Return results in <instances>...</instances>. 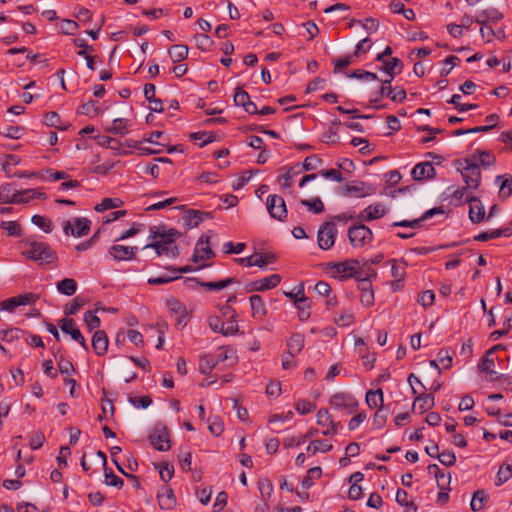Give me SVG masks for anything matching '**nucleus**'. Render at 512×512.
Wrapping results in <instances>:
<instances>
[{"mask_svg": "<svg viewBox=\"0 0 512 512\" xmlns=\"http://www.w3.org/2000/svg\"><path fill=\"white\" fill-rule=\"evenodd\" d=\"M333 449V445L324 440H313L307 447V451L326 453Z\"/></svg>", "mask_w": 512, "mask_h": 512, "instance_id": "603ef678", "label": "nucleus"}, {"mask_svg": "<svg viewBox=\"0 0 512 512\" xmlns=\"http://www.w3.org/2000/svg\"><path fill=\"white\" fill-rule=\"evenodd\" d=\"M502 180L499 189V197L501 199H507L512 195V176L510 174L499 175L496 177V181Z\"/></svg>", "mask_w": 512, "mask_h": 512, "instance_id": "58836bf2", "label": "nucleus"}, {"mask_svg": "<svg viewBox=\"0 0 512 512\" xmlns=\"http://www.w3.org/2000/svg\"><path fill=\"white\" fill-rule=\"evenodd\" d=\"M209 327L216 333L224 336H233L239 332L237 320H230L224 323L219 316H211L209 318Z\"/></svg>", "mask_w": 512, "mask_h": 512, "instance_id": "9d476101", "label": "nucleus"}, {"mask_svg": "<svg viewBox=\"0 0 512 512\" xmlns=\"http://www.w3.org/2000/svg\"><path fill=\"white\" fill-rule=\"evenodd\" d=\"M185 283L190 286V284L192 282H195L197 285L201 286V287H204L206 288L207 290H221V289H224L226 287H228L229 285L231 284H236V283H239L238 279L237 278H234V277H229V278H226V279H223V280H219V281H216V282H204V281H201L195 277H187L185 278Z\"/></svg>", "mask_w": 512, "mask_h": 512, "instance_id": "6ab92c4d", "label": "nucleus"}, {"mask_svg": "<svg viewBox=\"0 0 512 512\" xmlns=\"http://www.w3.org/2000/svg\"><path fill=\"white\" fill-rule=\"evenodd\" d=\"M196 44L199 49L202 51H209L212 49L214 44L213 40L210 36L206 34H196L195 35Z\"/></svg>", "mask_w": 512, "mask_h": 512, "instance_id": "680f3d73", "label": "nucleus"}, {"mask_svg": "<svg viewBox=\"0 0 512 512\" xmlns=\"http://www.w3.org/2000/svg\"><path fill=\"white\" fill-rule=\"evenodd\" d=\"M84 322L86 323L87 328L89 329L90 332L100 326V319L92 310H88L85 312Z\"/></svg>", "mask_w": 512, "mask_h": 512, "instance_id": "052dcab7", "label": "nucleus"}, {"mask_svg": "<svg viewBox=\"0 0 512 512\" xmlns=\"http://www.w3.org/2000/svg\"><path fill=\"white\" fill-rule=\"evenodd\" d=\"M456 164L466 184L465 186L470 190L477 189L481 183V171L475 155L471 158L459 159L456 161Z\"/></svg>", "mask_w": 512, "mask_h": 512, "instance_id": "f257e3e1", "label": "nucleus"}, {"mask_svg": "<svg viewBox=\"0 0 512 512\" xmlns=\"http://www.w3.org/2000/svg\"><path fill=\"white\" fill-rule=\"evenodd\" d=\"M316 422L318 425L322 427H326V429L322 430L321 433L324 436L335 435L338 433V430L342 428L340 422H335L329 411L327 409L321 408L318 410L316 414Z\"/></svg>", "mask_w": 512, "mask_h": 512, "instance_id": "ddd939ff", "label": "nucleus"}, {"mask_svg": "<svg viewBox=\"0 0 512 512\" xmlns=\"http://www.w3.org/2000/svg\"><path fill=\"white\" fill-rule=\"evenodd\" d=\"M469 203V218L473 223H480L485 218V209L481 201L475 197H466Z\"/></svg>", "mask_w": 512, "mask_h": 512, "instance_id": "5701e85b", "label": "nucleus"}, {"mask_svg": "<svg viewBox=\"0 0 512 512\" xmlns=\"http://www.w3.org/2000/svg\"><path fill=\"white\" fill-rule=\"evenodd\" d=\"M480 34L487 42H491L493 38L504 40L506 35L503 29L494 30L490 26H484L480 29Z\"/></svg>", "mask_w": 512, "mask_h": 512, "instance_id": "c03bdc74", "label": "nucleus"}, {"mask_svg": "<svg viewBox=\"0 0 512 512\" xmlns=\"http://www.w3.org/2000/svg\"><path fill=\"white\" fill-rule=\"evenodd\" d=\"M23 255L31 260L46 264H51L57 260L56 253L51 247L47 243L40 241L28 242Z\"/></svg>", "mask_w": 512, "mask_h": 512, "instance_id": "f03ea898", "label": "nucleus"}, {"mask_svg": "<svg viewBox=\"0 0 512 512\" xmlns=\"http://www.w3.org/2000/svg\"><path fill=\"white\" fill-rule=\"evenodd\" d=\"M0 202L5 204L27 203L28 199L22 197V193L16 190L11 183L0 186Z\"/></svg>", "mask_w": 512, "mask_h": 512, "instance_id": "dca6fc26", "label": "nucleus"}, {"mask_svg": "<svg viewBox=\"0 0 512 512\" xmlns=\"http://www.w3.org/2000/svg\"><path fill=\"white\" fill-rule=\"evenodd\" d=\"M348 78H356L364 81H375L378 80L377 74L362 69L355 70L351 73H347Z\"/></svg>", "mask_w": 512, "mask_h": 512, "instance_id": "13d9d810", "label": "nucleus"}, {"mask_svg": "<svg viewBox=\"0 0 512 512\" xmlns=\"http://www.w3.org/2000/svg\"><path fill=\"white\" fill-rule=\"evenodd\" d=\"M510 478H512V466L510 464L500 466L496 478L495 485L501 486L505 482H507Z\"/></svg>", "mask_w": 512, "mask_h": 512, "instance_id": "3c124183", "label": "nucleus"}, {"mask_svg": "<svg viewBox=\"0 0 512 512\" xmlns=\"http://www.w3.org/2000/svg\"><path fill=\"white\" fill-rule=\"evenodd\" d=\"M105 483L108 486H113L116 488H122L124 485V481L114 474L112 470L105 468Z\"/></svg>", "mask_w": 512, "mask_h": 512, "instance_id": "0e129e2a", "label": "nucleus"}, {"mask_svg": "<svg viewBox=\"0 0 512 512\" xmlns=\"http://www.w3.org/2000/svg\"><path fill=\"white\" fill-rule=\"evenodd\" d=\"M487 500V496L484 490H477L472 497L470 507L474 512L480 511L483 509L485 502Z\"/></svg>", "mask_w": 512, "mask_h": 512, "instance_id": "de8ad7c7", "label": "nucleus"}, {"mask_svg": "<svg viewBox=\"0 0 512 512\" xmlns=\"http://www.w3.org/2000/svg\"><path fill=\"white\" fill-rule=\"evenodd\" d=\"M364 479V474L362 472H355L349 477V482L351 486L348 490V497L351 500H358L362 496V487L358 485Z\"/></svg>", "mask_w": 512, "mask_h": 512, "instance_id": "7c9ffc66", "label": "nucleus"}, {"mask_svg": "<svg viewBox=\"0 0 512 512\" xmlns=\"http://www.w3.org/2000/svg\"><path fill=\"white\" fill-rule=\"evenodd\" d=\"M210 237L202 235L196 243L192 261L197 263L203 260H209L215 256L214 251L209 246Z\"/></svg>", "mask_w": 512, "mask_h": 512, "instance_id": "2eb2a0df", "label": "nucleus"}, {"mask_svg": "<svg viewBox=\"0 0 512 512\" xmlns=\"http://www.w3.org/2000/svg\"><path fill=\"white\" fill-rule=\"evenodd\" d=\"M375 270L368 268L363 278L359 279L358 288L361 290L360 302L363 306L370 307L374 304V291L370 281L371 277H376Z\"/></svg>", "mask_w": 512, "mask_h": 512, "instance_id": "6e6552de", "label": "nucleus"}, {"mask_svg": "<svg viewBox=\"0 0 512 512\" xmlns=\"http://www.w3.org/2000/svg\"><path fill=\"white\" fill-rule=\"evenodd\" d=\"M168 54L174 63L181 62L188 56V47L180 44L173 45L169 48Z\"/></svg>", "mask_w": 512, "mask_h": 512, "instance_id": "a19ab883", "label": "nucleus"}, {"mask_svg": "<svg viewBox=\"0 0 512 512\" xmlns=\"http://www.w3.org/2000/svg\"><path fill=\"white\" fill-rule=\"evenodd\" d=\"M211 218L210 212H204L199 210H189L184 216L185 226L188 228H195L205 219Z\"/></svg>", "mask_w": 512, "mask_h": 512, "instance_id": "cd10ccee", "label": "nucleus"}, {"mask_svg": "<svg viewBox=\"0 0 512 512\" xmlns=\"http://www.w3.org/2000/svg\"><path fill=\"white\" fill-rule=\"evenodd\" d=\"M365 401L369 408H383L384 394L382 389L367 391Z\"/></svg>", "mask_w": 512, "mask_h": 512, "instance_id": "f704fd0d", "label": "nucleus"}, {"mask_svg": "<svg viewBox=\"0 0 512 512\" xmlns=\"http://www.w3.org/2000/svg\"><path fill=\"white\" fill-rule=\"evenodd\" d=\"M58 325L64 333L69 334L73 340L78 342L83 347V349L85 351L89 350L88 344H87L84 336L80 332V330L77 328L76 322L74 319L63 318L58 321Z\"/></svg>", "mask_w": 512, "mask_h": 512, "instance_id": "4468645a", "label": "nucleus"}, {"mask_svg": "<svg viewBox=\"0 0 512 512\" xmlns=\"http://www.w3.org/2000/svg\"><path fill=\"white\" fill-rule=\"evenodd\" d=\"M492 350L486 351L485 355L481 358L480 362L478 363V369L481 372H485L491 376V380H496L499 377H493L496 375V372L494 371V360L491 358Z\"/></svg>", "mask_w": 512, "mask_h": 512, "instance_id": "c9c22d12", "label": "nucleus"}, {"mask_svg": "<svg viewBox=\"0 0 512 512\" xmlns=\"http://www.w3.org/2000/svg\"><path fill=\"white\" fill-rule=\"evenodd\" d=\"M333 272L340 278H363L366 272L361 267V262L357 259H349L343 262L335 263L332 266Z\"/></svg>", "mask_w": 512, "mask_h": 512, "instance_id": "20e7f679", "label": "nucleus"}, {"mask_svg": "<svg viewBox=\"0 0 512 512\" xmlns=\"http://www.w3.org/2000/svg\"><path fill=\"white\" fill-rule=\"evenodd\" d=\"M217 364L211 355H204L200 358L199 369L202 374H210Z\"/></svg>", "mask_w": 512, "mask_h": 512, "instance_id": "6e6d98bb", "label": "nucleus"}, {"mask_svg": "<svg viewBox=\"0 0 512 512\" xmlns=\"http://www.w3.org/2000/svg\"><path fill=\"white\" fill-rule=\"evenodd\" d=\"M337 229L334 221H327L322 224L317 233L318 246L323 250H329L334 246L337 236Z\"/></svg>", "mask_w": 512, "mask_h": 512, "instance_id": "0eeeda50", "label": "nucleus"}, {"mask_svg": "<svg viewBox=\"0 0 512 512\" xmlns=\"http://www.w3.org/2000/svg\"><path fill=\"white\" fill-rule=\"evenodd\" d=\"M393 79H386L382 81V86L380 89V95L382 97H388L394 102H403L406 99V91L402 87H391V82Z\"/></svg>", "mask_w": 512, "mask_h": 512, "instance_id": "aec40b11", "label": "nucleus"}, {"mask_svg": "<svg viewBox=\"0 0 512 512\" xmlns=\"http://www.w3.org/2000/svg\"><path fill=\"white\" fill-rule=\"evenodd\" d=\"M435 401H434V395L433 393L429 394H419L415 399L413 403V409H418L420 414H423L427 410L434 407Z\"/></svg>", "mask_w": 512, "mask_h": 512, "instance_id": "72a5a7b5", "label": "nucleus"}, {"mask_svg": "<svg viewBox=\"0 0 512 512\" xmlns=\"http://www.w3.org/2000/svg\"><path fill=\"white\" fill-rule=\"evenodd\" d=\"M386 214V210L383 204L376 203L366 207L358 216L360 222L372 221L383 217Z\"/></svg>", "mask_w": 512, "mask_h": 512, "instance_id": "b1692460", "label": "nucleus"}, {"mask_svg": "<svg viewBox=\"0 0 512 512\" xmlns=\"http://www.w3.org/2000/svg\"><path fill=\"white\" fill-rule=\"evenodd\" d=\"M347 235L354 248H362L373 240V232L364 224L350 226Z\"/></svg>", "mask_w": 512, "mask_h": 512, "instance_id": "39448f33", "label": "nucleus"}, {"mask_svg": "<svg viewBox=\"0 0 512 512\" xmlns=\"http://www.w3.org/2000/svg\"><path fill=\"white\" fill-rule=\"evenodd\" d=\"M136 246L112 245L108 253L115 261L133 260L136 258Z\"/></svg>", "mask_w": 512, "mask_h": 512, "instance_id": "a211bd4d", "label": "nucleus"}, {"mask_svg": "<svg viewBox=\"0 0 512 512\" xmlns=\"http://www.w3.org/2000/svg\"><path fill=\"white\" fill-rule=\"evenodd\" d=\"M322 475L321 467H313L310 468L307 472V476L304 477L301 481V485L303 488L308 489L314 484V480L320 478Z\"/></svg>", "mask_w": 512, "mask_h": 512, "instance_id": "09e8293b", "label": "nucleus"}, {"mask_svg": "<svg viewBox=\"0 0 512 512\" xmlns=\"http://www.w3.org/2000/svg\"><path fill=\"white\" fill-rule=\"evenodd\" d=\"M300 204L307 207L309 211L315 214H320L324 211V204L319 197H316L312 200L302 199Z\"/></svg>", "mask_w": 512, "mask_h": 512, "instance_id": "864d4df0", "label": "nucleus"}, {"mask_svg": "<svg viewBox=\"0 0 512 512\" xmlns=\"http://www.w3.org/2000/svg\"><path fill=\"white\" fill-rule=\"evenodd\" d=\"M252 317L256 320L262 321L267 315V308L262 297L258 294H254L249 298Z\"/></svg>", "mask_w": 512, "mask_h": 512, "instance_id": "bb28decb", "label": "nucleus"}, {"mask_svg": "<svg viewBox=\"0 0 512 512\" xmlns=\"http://www.w3.org/2000/svg\"><path fill=\"white\" fill-rule=\"evenodd\" d=\"M299 173H301V169L299 165H296L294 167L289 168L284 175L279 177L278 181L282 185V187L289 188L291 187L292 179Z\"/></svg>", "mask_w": 512, "mask_h": 512, "instance_id": "5fc2aeb1", "label": "nucleus"}, {"mask_svg": "<svg viewBox=\"0 0 512 512\" xmlns=\"http://www.w3.org/2000/svg\"><path fill=\"white\" fill-rule=\"evenodd\" d=\"M380 69L389 76V79H394L397 74L401 73L403 62L399 58L392 57L383 61Z\"/></svg>", "mask_w": 512, "mask_h": 512, "instance_id": "c756f323", "label": "nucleus"}, {"mask_svg": "<svg viewBox=\"0 0 512 512\" xmlns=\"http://www.w3.org/2000/svg\"><path fill=\"white\" fill-rule=\"evenodd\" d=\"M123 205V201L120 198H104L102 201L95 206V211L104 212L109 209H114L121 207Z\"/></svg>", "mask_w": 512, "mask_h": 512, "instance_id": "a18cd8bd", "label": "nucleus"}, {"mask_svg": "<svg viewBox=\"0 0 512 512\" xmlns=\"http://www.w3.org/2000/svg\"><path fill=\"white\" fill-rule=\"evenodd\" d=\"M109 340L105 331L97 330L92 337V347L98 356H103L108 350Z\"/></svg>", "mask_w": 512, "mask_h": 512, "instance_id": "a878e982", "label": "nucleus"}, {"mask_svg": "<svg viewBox=\"0 0 512 512\" xmlns=\"http://www.w3.org/2000/svg\"><path fill=\"white\" fill-rule=\"evenodd\" d=\"M235 261L238 264L246 267L258 266L260 268L266 266L269 262L267 257H263L260 254H253L249 257L244 258H236Z\"/></svg>", "mask_w": 512, "mask_h": 512, "instance_id": "e433bc0d", "label": "nucleus"}, {"mask_svg": "<svg viewBox=\"0 0 512 512\" xmlns=\"http://www.w3.org/2000/svg\"><path fill=\"white\" fill-rule=\"evenodd\" d=\"M512 235L511 227H504L501 229H493L485 232H481L478 235L474 236L475 241L485 242L491 239H496L500 237H510Z\"/></svg>", "mask_w": 512, "mask_h": 512, "instance_id": "c85d7f7f", "label": "nucleus"}, {"mask_svg": "<svg viewBox=\"0 0 512 512\" xmlns=\"http://www.w3.org/2000/svg\"><path fill=\"white\" fill-rule=\"evenodd\" d=\"M57 290L63 295L72 296L77 291V282L72 278H64L57 282Z\"/></svg>", "mask_w": 512, "mask_h": 512, "instance_id": "ea45409f", "label": "nucleus"}, {"mask_svg": "<svg viewBox=\"0 0 512 512\" xmlns=\"http://www.w3.org/2000/svg\"><path fill=\"white\" fill-rule=\"evenodd\" d=\"M270 216L278 221H284L287 217V209L284 199L276 194L269 195L266 201Z\"/></svg>", "mask_w": 512, "mask_h": 512, "instance_id": "9b49d317", "label": "nucleus"}, {"mask_svg": "<svg viewBox=\"0 0 512 512\" xmlns=\"http://www.w3.org/2000/svg\"><path fill=\"white\" fill-rule=\"evenodd\" d=\"M295 306L299 311L298 316L301 321H305L310 317V301L304 293H301L299 299H295Z\"/></svg>", "mask_w": 512, "mask_h": 512, "instance_id": "4c0bfd02", "label": "nucleus"}, {"mask_svg": "<svg viewBox=\"0 0 512 512\" xmlns=\"http://www.w3.org/2000/svg\"><path fill=\"white\" fill-rule=\"evenodd\" d=\"M295 409L299 414L306 415L314 411L316 409V405L309 400L300 399L296 402Z\"/></svg>", "mask_w": 512, "mask_h": 512, "instance_id": "bf43d9fd", "label": "nucleus"}, {"mask_svg": "<svg viewBox=\"0 0 512 512\" xmlns=\"http://www.w3.org/2000/svg\"><path fill=\"white\" fill-rule=\"evenodd\" d=\"M322 163V159L317 155H311L304 159L302 169L305 171H312L317 169Z\"/></svg>", "mask_w": 512, "mask_h": 512, "instance_id": "69168bd1", "label": "nucleus"}, {"mask_svg": "<svg viewBox=\"0 0 512 512\" xmlns=\"http://www.w3.org/2000/svg\"><path fill=\"white\" fill-rule=\"evenodd\" d=\"M329 405L335 410L346 411L348 414H353L357 412L359 402L350 393L337 392L330 396Z\"/></svg>", "mask_w": 512, "mask_h": 512, "instance_id": "7ed1b4c3", "label": "nucleus"}, {"mask_svg": "<svg viewBox=\"0 0 512 512\" xmlns=\"http://www.w3.org/2000/svg\"><path fill=\"white\" fill-rule=\"evenodd\" d=\"M391 265V275L394 279L404 280L406 275L407 263L404 260L392 259L389 261Z\"/></svg>", "mask_w": 512, "mask_h": 512, "instance_id": "79ce46f5", "label": "nucleus"}, {"mask_svg": "<svg viewBox=\"0 0 512 512\" xmlns=\"http://www.w3.org/2000/svg\"><path fill=\"white\" fill-rule=\"evenodd\" d=\"M215 360L217 363L227 362L229 366H233L238 361L236 350L231 347H219L215 355Z\"/></svg>", "mask_w": 512, "mask_h": 512, "instance_id": "2f4dec72", "label": "nucleus"}, {"mask_svg": "<svg viewBox=\"0 0 512 512\" xmlns=\"http://www.w3.org/2000/svg\"><path fill=\"white\" fill-rule=\"evenodd\" d=\"M152 248L156 251L157 255H165L175 258L178 256L179 251L175 243L163 242V241H152L144 246V249Z\"/></svg>", "mask_w": 512, "mask_h": 512, "instance_id": "4be33fe9", "label": "nucleus"}, {"mask_svg": "<svg viewBox=\"0 0 512 512\" xmlns=\"http://www.w3.org/2000/svg\"><path fill=\"white\" fill-rule=\"evenodd\" d=\"M32 223L35 224L37 227H39L46 233H50L53 229L52 221L45 216L34 215L32 217Z\"/></svg>", "mask_w": 512, "mask_h": 512, "instance_id": "4d7b16f0", "label": "nucleus"}, {"mask_svg": "<svg viewBox=\"0 0 512 512\" xmlns=\"http://www.w3.org/2000/svg\"><path fill=\"white\" fill-rule=\"evenodd\" d=\"M354 322V315L350 311H344L335 317L334 323L340 327H348Z\"/></svg>", "mask_w": 512, "mask_h": 512, "instance_id": "338daca9", "label": "nucleus"}, {"mask_svg": "<svg viewBox=\"0 0 512 512\" xmlns=\"http://www.w3.org/2000/svg\"><path fill=\"white\" fill-rule=\"evenodd\" d=\"M127 123H128L127 119L116 118L113 120L111 126L106 128V131L111 134L124 136L128 133Z\"/></svg>", "mask_w": 512, "mask_h": 512, "instance_id": "37998d69", "label": "nucleus"}, {"mask_svg": "<svg viewBox=\"0 0 512 512\" xmlns=\"http://www.w3.org/2000/svg\"><path fill=\"white\" fill-rule=\"evenodd\" d=\"M150 235L149 239L153 241H163L170 243H175L176 238L181 236V233L177 231L176 229H169L166 230L164 226H151L149 229Z\"/></svg>", "mask_w": 512, "mask_h": 512, "instance_id": "f3484780", "label": "nucleus"}, {"mask_svg": "<svg viewBox=\"0 0 512 512\" xmlns=\"http://www.w3.org/2000/svg\"><path fill=\"white\" fill-rule=\"evenodd\" d=\"M91 221L85 217H78L74 219V226L70 221L63 222V232L69 236L83 237L90 231Z\"/></svg>", "mask_w": 512, "mask_h": 512, "instance_id": "f8f14e48", "label": "nucleus"}, {"mask_svg": "<svg viewBox=\"0 0 512 512\" xmlns=\"http://www.w3.org/2000/svg\"><path fill=\"white\" fill-rule=\"evenodd\" d=\"M435 175V168L430 162H420L411 171V176L416 181L433 179Z\"/></svg>", "mask_w": 512, "mask_h": 512, "instance_id": "412c9836", "label": "nucleus"}, {"mask_svg": "<svg viewBox=\"0 0 512 512\" xmlns=\"http://www.w3.org/2000/svg\"><path fill=\"white\" fill-rule=\"evenodd\" d=\"M260 291L269 290L275 288L281 281V277L278 274H271L267 277L257 280Z\"/></svg>", "mask_w": 512, "mask_h": 512, "instance_id": "49530a36", "label": "nucleus"}, {"mask_svg": "<svg viewBox=\"0 0 512 512\" xmlns=\"http://www.w3.org/2000/svg\"><path fill=\"white\" fill-rule=\"evenodd\" d=\"M22 130L23 129L19 126L6 125L0 129V134L8 138L18 139L22 135Z\"/></svg>", "mask_w": 512, "mask_h": 512, "instance_id": "774afa93", "label": "nucleus"}, {"mask_svg": "<svg viewBox=\"0 0 512 512\" xmlns=\"http://www.w3.org/2000/svg\"><path fill=\"white\" fill-rule=\"evenodd\" d=\"M149 440L159 451H168L171 448L169 431L164 425H156L149 435Z\"/></svg>", "mask_w": 512, "mask_h": 512, "instance_id": "1a4fd4ad", "label": "nucleus"}, {"mask_svg": "<svg viewBox=\"0 0 512 512\" xmlns=\"http://www.w3.org/2000/svg\"><path fill=\"white\" fill-rule=\"evenodd\" d=\"M58 353L59 349H57V351H54V356L58 361V368L60 373L65 375H71L75 371L73 364L71 363V361L65 359L63 355H60L58 357Z\"/></svg>", "mask_w": 512, "mask_h": 512, "instance_id": "8fccbe9b", "label": "nucleus"}, {"mask_svg": "<svg viewBox=\"0 0 512 512\" xmlns=\"http://www.w3.org/2000/svg\"><path fill=\"white\" fill-rule=\"evenodd\" d=\"M386 422L387 414L384 412L383 408L377 409L373 415L372 428L381 429L385 426Z\"/></svg>", "mask_w": 512, "mask_h": 512, "instance_id": "e2e57ef3", "label": "nucleus"}, {"mask_svg": "<svg viewBox=\"0 0 512 512\" xmlns=\"http://www.w3.org/2000/svg\"><path fill=\"white\" fill-rule=\"evenodd\" d=\"M376 193V187L364 181H351L346 183L340 194L345 197L364 198Z\"/></svg>", "mask_w": 512, "mask_h": 512, "instance_id": "423d86ee", "label": "nucleus"}, {"mask_svg": "<svg viewBox=\"0 0 512 512\" xmlns=\"http://www.w3.org/2000/svg\"><path fill=\"white\" fill-rule=\"evenodd\" d=\"M157 498L159 507L161 509L170 510L174 508L176 505V497L174 495V492L168 486H164L158 491Z\"/></svg>", "mask_w": 512, "mask_h": 512, "instance_id": "393cba45", "label": "nucleus"}, {"mask_svg": "<svg viewBox=\"0 0 512 512\" xmlns=\"http://www.w3.org/2000/svg\"><path fill=\"white\" fill-rule=\"evenodd\" d=\"M305 337L301 333H294L287 341L288 354L294 358L304 347Z\"/></svg>", "mask_w": 512, "mask_h": 512, "instance_id": "473e14b6", "label": "nucleus"}]
</instances>
